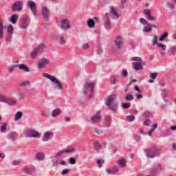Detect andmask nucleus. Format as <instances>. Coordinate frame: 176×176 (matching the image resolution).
<instances>
[{
  "instance_id": "nucleus-57",
  "label": "nucleus",
  "mask_w": 176,
  "mask_h": 176,
  "mask_svg": "<svg viewBox=\"0 0 176 176\" xmlns=\"http://www.w3.org/2000/svg\"><path fill=\"white\" fill-rule=\"evenodd\" d=\"M69 173V169L68 168H65V169H63L61 174L62 175H65L67 174H68Z\"/></svg>"
},
{
  "instance_id": "nucleus-25",
  "label": "nucleus",
  "mask_w": 176,
  "mask_h": 176,
  "mask_svg": "<svg viewBox=\"0 0 176 176\" xmlns=\"http://www.w3.org/2000/svg\"><path fill=\"white\" fill-rule=\"evenodd\" d=\"M35 158L36 160H43V159H45V153H38L37 154H36Z\"/></svg>"
},
{
  "instance_id": "nucleus-14",
  "label": "nucleus",
  "mask_w": 176,
  "mask_h": 176,
  "mask_svg": "<svg viewBox=\"0 0 176 176\" xmlns=\"http://www.w3.org/2000/svg\"><path fill=\"white\" fill-rule=\"evenodd\" d=\"M72 152H75V148L62 150L56 154L55 158L57 159V157H60L64 153H72Z\"/></svg>"
},
{
  "instance_id": "nucleus-45",
  "label": "nucleus",
  "mask_w": 176,
  "mask_h": 176,
  "mask_svg": "<svg viewBox=\"0 0 176 176\" xmlns=\"http://www.w3.org/2000/svg\"><path fill=\"white\" fill-rule=\"evenodd\" d=\"M28 85H30V81H23L19 86L20 87H25V86H28Z\"/></svg>"
},
{
  "instance_id": "nucleus-36",
  "label": "nucleus",
  "mask_w": 176,
  "mask_h": 176,
  "mask_svg": "<svg viewBox=\"0 0 176 176\" xmlns=\"http://www.w3.org/2000/svg\"><path fill=\"white\" fill-rule=\"evenodd\" d=\"M124 100H126V101H133L134 96L131 94H127L126 96L124 97Z\"/></svg>"
},
{
  "instance_id": "nucleus-48",
  "label": "nucleus",
  "mask_w": 176,
  "mask_h": 176,
  "mask_svg": "<svg viewBox=\"0 0 176 176\" xmlns=\"http://www.w3.org/2000/svg\"><path fill=\"white\" fill-rule=\"evenodd\" d=\"M135 117L134 116H126V120L128 122H134Z\"/></svg>"
},
{
  "instance_id": "nucleus-1",
  "label": "nucleus",
  "mask_w": 176,
  "mask_h": 176,
  "mask_svg": "<svg viewBox=\"0 0 176 176\" xmlns=\"http://www.w3.org/2000/svg\"><path fill=\"white\" fill-rule=\"evenodd\" d=\"M144 152H145L147 157L153 159V157H156L157 153H162V148H157L156 145L153 144L150 148L144 149Z\"/></svg>"
},
{
  "instance_id": "nucleus-29",
  "label": "nucleus",
  "mask_w": 176,
  "mask_h": 176,
  "mask_svg": "<svg viewBox=\"0 0 176 176\" xmlns=\"http://www.w3.org/2000/svg\"><path fill=\"white\" fill-rule=\"evenodd\" d=\"M6 104H8V105H14L16 104V100H14L12 98H8L6 100Z\"/></svg>"
},
{
  "instance_id": "nucleus-41",
  "label": "nucleus",
  "mask_w": 176,
  "mask_h": 176,
  "mask_svg": "<svg viewBox=\"0 0 176 176\" xmlns=\"http://www.w3.org/2000/svg\"><path fill=\"white\" fill-rule=\"evenodd\" d=\"M111 12L113 16H116V17L119 16V13H118V11H116L113 7H111Z\"/></svg>"
},
{
  "instance_id": "nucleus-20",
  "label": "nucleus",
  "mask_w": 176,
  "mask_h": 176,
  "mask_svg": "<svg viewBox=\"0 0 176 176\" xmlns=\"http://www.w3.org/2000/svg\"><path fill=\"white\" fill-rule=\"evenodd\" d=\"M23 170L24 173H26V174H32V173H35L34 168H31L28 167V166H23Z\"/></svg>"
},
{
  "instance_id": "nucleus-32",
  "label": "nucleus",
  "mask_w": 176,
  "mask_h": 176,
  "mask_svg": "<svg viewBox=\"0 0 176 176\" xmlns=\"http://www.w3.org/2000/svg\"><path fill=\"white\" fill-rule=\"evenodd\" d=\"M2 38H3V23L0 20V39H2Z\"/></svg>"
},
{
  "instance_id": "nucleus-23",
  "label": "nucleus",
  "mask_w": 176,
  "mask_h": 176,
  "mask_svg": "<svg viewBox=\"0 0 176 176\" xmlns=\"http://www.w3.org/2000/svg\"><path fill=\"white\" fill-rule=\"evenodd\" d=\"M61 113V109H55L52 111V115L53 118H57Z\"/></svg>"
},
{
  "instance_id": "nucleus-18",
  "label": "nucleus",
  "mask_w": 176,
  "mask_h": 176,
  "mask_svg": "<svg viewBox=\"0 0 176 176\" xmlns=\"http://www.w3.org/2000/svg\"><path fill=\"white\" fill-rule=\"evenodd\" d=\"M101 120V115L99 112H97L92 118H91V122L92 123H97Z\"/></svg>"
},
{
  "instance_id": "nucleus-61",
  "label": "nucleus",
  "mask_w": 176,
  "mask_h": 176,
  "mask_svg": "<svg viewBox=\"0 0 176 176\" xmlns=\"http://www.w3.org/2000/svg\"><path fill=\"white\" fill-rule=\"evenodd\" d=\"M124 3H126V0H121V4H120L121 9H124Z\"/></svg>"
},
{
  "instance_id": "nucleus-15",
  "label": "nucleus",
  "mask_w": 176,
  "mask_h": 176,
  "mask_svg": "<svg viewBox=\"0 0 176 176\" xmlns=\"http://www.w3.org/2000/svg\"><path fill=\"white\" fill-rule=\"evenodd\" d=\"M52 137H53V132L52 131H47L45 132L42 138V141L43 142H46L49 141V140H52Z\"/></svg>"
},
{
  "instance_id": "nucleus-3",
  "label": "nucleus",
  "mask_w": 176,
  "mask_h": 176,
  "mask_svg": "<svg viewBox=\"0 0 176 176\" xmlns=\"http://www.w3.org/2000/svg\"><path fill=\"white\" fill-rule=\"evenodd\" d=\"M83 87H84V93H89L90 94H89V100H91L94 93V88L96 87V84L94 82H87L85 83Z\"/></svg>"
},
{
  "instance_id": "nucleus-60",
  "label": "nucleus",
  "mask_w": 176,
  "mask_h": 176,
  "mask_svg": "<svg viewBox=\"0 0 176 176\" xmlns=\"http://www.w3.org/2000/svg\"><path fill=\"white\" fill-rule=\"evenodd\" d=\"M150 123H152V122L151 121V120H149V119H147V120H146L144 122V124L145 125V126H149V124Z\"/></svg>"
},
{
  "instance_id": "nucleus-16",
  "label": "nucleus",
  "mask_w": 176,
  "mask_h": 176,
  "mask_svg": "<svg viewBox=\"0 0 176 176\" xmlns=\"http://www.w3.org/2000/svg\"><path fill=\"white\" fill-rule=\"evenodd\" d=\"M42 15L44 20H49V16H50V11L49 10V9H47V7H43Z\"/></svg>"
},
{
  "instance_id": "nucleus-39",
  "label": "nucleus",
  "mask_w": 176,
  "mask_h": 176,
  "mask_svg": "<svg viewBox=\"0 0 176 176\" xmlns=\"http://www.w3.org/2000/svg\"><path fill=\"white\" fill-rule=\"evenodd\" d=\"M143 32H152V28L151 26H145L143 28Z\"/></svg>"
},
{
  "instance_id": "nucleus-38",
  "label": "nucleus",
  "mask_w": 176,
  "mask_h": 176,
  "mask_svg": "<svg viewBox=\"0 0 176 176\" xmlns=\"http://www.w3.org/2000/svg\"><path fill=\"white\" fill-rule=\"evenodd\" d=\"M43 76L44 78H47V79H49L50 80H51V82L54 79V76H52V75H49L47 74H43Z\"/></svg>"
},
{
  "instance_id": "nucleus-47",
  "label": "nucleus",
  "mask_w": 176,
  "mask_h": 176,
  "mask_svg": "<svg viewBox=\"0 0 176 176\" xmlns=\"http://www.w3.org/2000/svg\"><path fill=\"white\" fill-rule=\"evenodd\" d=\"M122 108H124V109H128V108H130V107H131V104L122 103Z\"/></svg>"
},
{
  "instance_id": "nucleus-4",
  "label": "nucleus",
  "mask_w": 176,
  "mask_h": 176,
  "mask_svg": "<svg viewBox=\"0 0 176 176\" xmlns=\"http://www.w3.org/2000/svg\"><path fill=\"white\" fill-rule=\"evenodd\" d=\"M131 60L136 61L132 63L133 67L134 69H135V71L142 69V65H145V63H142V58L141 57H133L131 58Z\"/></svg>"
},
{
  "instance_id": "nucleus-17",
  "label": "nucleus",
  "mask_w": 176,
  "mask_h": 176,
  "mask_svg": "<svg viewBox=\"0 0 176 176\" xmlns=\"http://www.w3.org/2000/svg\"><path fill=\"white\" fill-rule=\"evenodd\" d=\"M28 5L30 8L32 13H33V15L36 16V4H35V2L30 1L28 2Z\"/></svg>"
},
{
  "instance_id": "nucleus-55",
  "label": "nucleus",
  "mask_w": 176,
  "mask_h": 176,
  "mask_svg": "<svg viewBox=\"0 0 176 176\" xmlns=\"http://www.w3.org/2000/svg\"><path fill=\"white\" fill-rule=\"evenodd\" d=\"M18 96H19V100H24L25 97H24V94H23V92L19 91L18 93Z\"/></svg>"
},
{
  "instance_id": "nucleus-7",
  "label": "nucleus",
  "mask_w": 176,
  "mask_h": 176,
  "mask_svg": "<svg viewBox=\"0 0 176 176\" xmlns=\"http://www.w3.org/2000/svg\"><path fill=\"white\" fill-rule=\"evenodd\" d=\"M123 38L121 36H117L114 40L115 49L118 51L122 50L123 47Z\"/></svg>"
},
{
  "instance_id": "nucleus-11",
  "label": "nucleus",
  "mask_w": 176,
  "mask_h": 176,
  "mask_svg": "<svg viewBox=\"0 0 176 176\" xmlns=\"http://www.w3.org/2000/svg\"><path fill=\"white\" fill-rule=\"evenodd\" d=\"M144 14L146 16L147 20L150 21H156V17L152 16V11L149 9H145L144 10Z\"/></svg>"
},
{
  "instance_id": "nucleus-53",
  "label": "nucleus",
  "mask_w": 176,
  "mask_h": 176,
  "mask_svg": "<svg viewBox=\"0 0 176 176\" xmlns=\"http://www.w3.org/2000/svg\"><path fill=\"white\" fill-rule=\"evenodd\" d=\"M134 140L137 142H140V141H141V136L138 135H134Z\"/></svg>"
},
{
  "instance_id": "nucleus-35",
  "label": "nucleus",
  "mask_w": 176,
  "mask_h": 176,
  "mask_svg": "<svg viewBox=\"0 0 176 176\" xmlns=\"http://www.w3.org/2000/svg\"><path fill=\"white\" fill-rule=\"evenodd\" d=\"M21 118H23V113L21 111H18L15 115V120H19Z\"/></svg>"
},
{
  "instance_id": "nucleus-2",
  "label": "nucleus",
  "mask_w": 176,
  "mask_h": 176,
  "mask_svg": "<svg viewBox=\"0 0 176 176\" xmlns=\"http://www.w3.org/2000/svg\"><path fill=\"white\" fill-rule=\"evenodd\" d=\"M116 100V96H115V95H111L105 100V104L109 109L113 112H116V111H118V103L115 102Z\"/></svg>"
},
{
  "instance_id": "nucleus-64",
  "label": "nucleus",
  "mask_w": 176,
  "mask_h": 176,
  "mask_svg": "<svg viewBox=\"0 0 176 176\" xmlns=\"http://www.w3.org/2000/svg\"><path fill=\"white\" fill-rule=\"evenodd\" d=\"M82 47H83V49H85V50L89 49V43L83 44Z\"/></svg>"
},
{
  "instance_id": "nucleus-21",
  "label": "nucleus",
  "mask_w": 176,
  "mask_h": 176,
  "mask_svg": "<svg viewBox=\"0 0 176 176\" xmlns=\"http://www.w3.org/2000/svg\"><path fill=\"white\" fill-rule=\"evenodd\" d=\"M18 68H19V69H22L23 71H25V72H30V68H28L27 65H25V64L18 65Z\"/></svg>"
},
{
  "instance_id": "nucleus-51",
  "label": "nucleus",
  "mask_w": 176,
  "mask_h": 176,
  "mask_svg": "<svg viewBox=\"0 0 176 176\" xmlns=\"http://www.w3.org/2000/svg\"><path fill=\"white\" fill-rule=\"evenodd\" d=\"M157 77V73H151L150 74V78L155 80Z\"/></svg>"
},
{
  "instance_id": "nucleus-5",
  "label": "nucleus",
  "mask_w": 176,
  "mask_h": 176,
  "mask_svg": "<svg viewBox=\"0 0 176 176\" xmlns=\"http://www.w3.org/2000/svg\"><path fill=\"white\" fill-rule=\"evenodd\" d=\"M46 47V45L45 44H40L38 45L31 53H30V57L31 58H36V56L39 54V53H42L45 48Z\"/></svg>"
},
{
  "instance_id": "nucleus-59",
  "label": "nucleus",
  "mask_w": 176,
  "mask_h": 176,
  "mask_svg": "<svg viewBox=\"0 0 176 176\" xmlns=\"http://www.w3.org/2000/svg\"><path fill=\"white\" fill-rule=\"evenodd\" d=\"M122 76H124V78L127 77V75H129V72H127V70L124 69L122 70Z\"/></svg>"
},
{
  "instance_id": "nucleus-58",
  "label": "nucleus",
  "mask_w": 176,
  "mask_h": 176,
  "mask_svg": "<svg viewBox=\"0 0 176 176\" xmlns=\"http://www.w3.org/2000/svg\"><path fill=\"white\" fill-rule=\"evenodd\" d=\"M94 132L96 133V134H101L102 133V130L99 129L98 128H95Z\"/></svg>"
},
{
  "instance_id": "nucleus-33",
  "label": "nucleus",
  "mask_w": 176,
  "mask_h": 176,
  "mask_svg": "<svg viewBox=\"0 0 176 176\" xmlns=\"http://www.w3.org/2000/svg\"><path fill=\"white\" fill-rule=\"evenodd\" d=\"M16 68H19V65H12L8 67V72L12 73Z\"/></svg>"
},
{
  "instance_id": "nucleus-26",
  "label": "nucleus",
  "mask_w": 176,
  "mask_h": 176,
  "mask_svg": "<svg viewBox=\"0 0 176 176\" xmlns=\"http://www.w3.org/2000/svg\"><path fill=\"white\" fill-rule=\"evenodd\" d=\"M118 164L119 167L124 168V167H126V160L124 159H120L118 161Z\"/></svg>"
},
{
  "instance_id": "nucleus-52",
  "label": "nucleus",
  "mask_w": 176,
  "mask_h": 176,
  "mask_svg": "<svg viewBox=\"0 0 176 176\" xmlns=\"http://www.w3.org/2000/svg\"><path fill=\"white\" fill-rule=\"evenodd\" d=\"M157 47H161V49L162 50H166V45H162V43H158V44H157Z\"/></svg>"
},
{
  "instance_id": "nucleus-10",
  "label": "nucleus",
  "mask_w": 176,
  "mask_h": 176,
  "mask_svg": "<svg viewBox=\"0 0 176 176\" xmlns=\"http://www.w3.org/2000/svg\"><path fill=\"white\" fill-rule=\"evenodd\" d=\"M23 9V2L16 1L12 7V12H20Z\"/></svg>"
},
{
  "instance_id": "nucleus-44",
  "label": "nucleus",
  "mask_w": 176,
  "mask_h": 176,
  "mask_svg": "<svg viewBox=\"0 0 176 176\" xmlns=\"http://www.w3.org/2000/svg\"><path fill=\"white\" fill-rule=\"evenodd\" d=\"M110 82H111V85H116V77L114 76H111Z\"/></svg>"
},
{
  "instance_id": "nucleus-63",
  "label": "nucleus",
  "mask_w": 176,
  "mask_h": 176,
  "mask_svg": "<svg viewBox=\"0 0 176 176\" xmlns=\"http://www.w3.org/2000/svg\"><path fill=\"white\" fill-rule=\"evenodd\" d=\"M144 116H146V118H149L151 116V112L150 111H145L144 112Z\"/></svg>"
},
{
  "instance_id": "nucleus-27",
  "label": "nucleus",
  "mask_w": 176,
  "mask_h": 176,
  "mask_svg": "<svg viewBox=\"0 0 176 176\" xmlns=\"http://www.w3.org/2000/svg\"><path fill=\"white\" fill-rule=\"evenodd\" d=\"M18 20H19V16L16 14H12L10 19V21H11L12 24H16Z\"/></svg>"
},
{
  "instance_id": "nucleus-37",
  "label": "nucleus",
  "mask_w": 176,
  "mask_h": 176,
  "mask_svg": "<svg viewBox=\"0 0 176 176\" xmlns=\"http://www.w3.org/2000/svg\"><path fill=\"white\" fill-rule=\"evenodd\" d=\"M12 35H13L12 33H7L6 35V41L7 42H10L12 41Z\"/></svg>"
},
{
  "instance_id": "nucleus-62",
  "label": "nucleus",
  "mask_w": 176,
  "mask_h": 176,
  "mask_svg": "<svg viewBox=\"0 0 176 176\" xmlns=\"http://www.w3.org/2000/svg\"><path fill=\"white\" fill-rule=\"evenodd\" d=\"M168 7L170 9H174V3H168Z\"/></svg>"
},
{
  "instance_id": "nucleus-56",
  "label": "nucleus",
  "mask_w": 176,
  "mask_h": 176,
  "mask_svg": "<svg viewBox=\"0 0 176 176\" xmlns=\"http://www.w3.org/2000/svg\"><path fill=\"white\" fill-rule=\"evenodd\" d=\"M111 122H112V119L111 118H107L106 120V125L107 126V127H109V126H111Z\"/></svg>"
},
{
  "instance_id": "nucleus-12",
  "label": "nucleus",
  "mask_w": 176,
  "mask_h": 176,
  "mask_svg": "<svg viewBox=\"0 0 176 176\" xmlns=\"http://www.w3.org/2000/svg\"><path fill=\"white\" fill-rule=\"evenodd\" d=\"M30 23H31V21L30 20L29 17L25 16L22 18L21 28H23V30H25V28H28Z\"/></svg>"
},
{
  "instance_id": "nucleus-40",
  "label": "nucleus",
  "mask_w": 176,
  "mask_h": 176,
  "mask_svg": "<svg viewBox=\"0 0 176 176\" xmlns=\"http://www.w3.org/2000/svg\"><path fill=\"white\" fill-rule=\"evenodd\" d=\"M6 127H8V124H6V122L3 123L0 128L1 133H5V131H6Z\"/></svg>"
},
{
  "instance_id": "nucleus-13",
  "label": "nucleus",
  "mask_w": 176,
  "mask_h": 176,
  "mask_svg": "<svg viewBox=\"0 0 176 176\" xmlns=\"http://www.w3.org/2000/svg\"><path fill=\"white\" fill-rule=\"evenodd\" d=\"M50 60L49 59L46 58H41L38 62V68L39 69H42L43 68H45V65H49Z\"/></svg>"
},
{
  "instance_id": "nucleus-30",
  "label": "nucleus",
  "mask_w": 176,
  "mask_h": 176,
  "mask_svg": "<svg viewBox=\"0 0 176 176\" xmlns=\"http://www.w3.org/2000/svg\"><path fill=\"white\" fill-rule=\"evenodd\" d=\"M6 34H13V26L12 25H7L4 27Z\"/></svg>"
},
{
  "instance_id": "nucleus-22",
  "label": "nucleus",
  "mask_w": 176,
  "mask_h": 176,
  "mask_svg": "<svg viewBox=\"0 0 176 176\" xmlns=\"http://www.w3.org/2000/svg\"><path fill=\"white\" fill-rule=\"evenodd\" d=\"M7 138L8 140H11V141H16L17 140V137H16V133L11 132L7 135Z\"/></svg>"
},
{
  "instance_id": "nucleus-8",
  "label": "nucleus",
  "mask_w": 176,
  "mask_h": 176,
  "mask_svg": "<svg viewBox=\"0 0 176 176\" xmlns=\"http://www.w3.org/2000/svg\"><path fill=\"white\" fill-rule=\"evenodd\" d=\"M60 28L67 31V30H69L71 28V22L68 19H63L60 21Z\"/></svg>"
},
{
  "instance_id": "nucleus-31",
  "label": "nucleus",
  "mask_w": 176,
  "mask_h": 176,
  "mask_svg": "<svg viewBox=\"0 0 176 176\" xmlns=\"http://www.w3.org/2000/svg\"><path fill=\"white\" fill-rule=\"evenodd\" d=\"M87 25L89 28H94L96 23L93 19H89L87 21Z\"/></svg>"
},
{
  "instance_id": "nucleus-6",
  "label": "nucleus",
  "mask_w": 176,
  "mask_h": 176,
  "mask_svg": "<svg viewBox=\"0 0 176 176\" xmlns=\"http://www.w3.org/2000/svg\"><path fill=\"white\" fill-rule=\"evenodd\" d=\"M24 135L29 138H40L41 133L34 129H28L25 131Z\"/></svg>"
},
{
  "instance_id": "nucleus-9",
  "label": "nucleus",
  "mask_w": 176,
  "mask_h": 176,
  "mask_svg": "<svg viewBox=\"0 0 176 176\" xmlns=\"http://www.w3.org/2000/svg\"><path fill=\"white\" fill-rule=\"evenodd\" d=\"M104 28L106 30H111L112 28V24L111 23V20H109V14L106 13L104 18Z\"/></svg>"
},
{
  "instance_id": "nucleus-28",
  "label": "nucleus",
  "mask_w": 176,
  "mask_h": 176,
  "mask_svg": "<svg viewBox=\"0 0 176 176\" xmlns=\"http://www.w3.org/2000/svg\"><path fill=\"white\" fill-rule=\"evenodd\" d=\"M167 53H168V54H172V55L176 54V47L172 46V47H169Z\"/></svg>"
},
{
  "instance_id": "nucleus-43",
  "label": "nucleus",
  "mask_w": 176,
  "mask_h": 176,
  "mask_svg": "<svg viewBox=\"0 0 176 176\" xmlns=\"http://www.w3.org/2000/svg\"><path fill=\"white\" fill-rule=\"evenodd\" d=\"M59 39H60L59 40V43L60 45H65L66 41H65V39L64 38V36H60Z\"/></svg>"
},
{
  "instance_id": "nucleus-42",
  "label": "nucleus",
  "mask_w": 176,
  "mask_h": 176,
  "mask_svg": "<svg viewBox=\"0 0 176 176\" xmlns=\"http://www.w3.org/2000/svg\"><path fill=\"white\" fill-rule=\"evenodd\" d=\"M167 36H168V33L167 32H164L162 36L160 38V41L162 42L163 41H164Z\"/></svg>"
},
{
  "instance_id": "nucleus-19",
  "label": "nucleus",
  "mask_w": 176,
  "mask_h": 176,
  "mask_svg": "<svg viewBox=\"0 0 176 176\" xmlns=\"http://www.w3.org/2000/svg\"><path fill=\"white\" fill-rule=\"evenodd\" d=\"M52 83H54V85H56L58 90H63V84L61 83V82H60V80L57 79V78L54 77V79H52Z\"/></svg>"
},
{
  "instance_id": "nucleus-34",
  "label": "nucleus",
  "mask_w": 176,
  "mask_h": 176,
  "mask_svg": "<svg viewBox=\"0 0 176 176\" xmlns=\"http://www.w3.org/2000/svg\"><path fill=\"white\" fill-rule=\"evenodd\" d=\"M94 149H96V151H98V149H101V144H100V142H94Z\"/></svg>"
},
{
  "instance_id": "nucleus-24",
  "label": "nucleus",
  "mask_w": 176,
  "mask_h": 176,
  "mask_svg": "<svg viewBox=\"0 0 176 176\" xmlns=\"http://www.w3.org/2000/svg\"><path fill=\"white\" fill-rule=\"evenodd\" d=\"M118 171V168L116 167H113L106 170V173H107V174H116Z\"/></svg>"
},
{
  "instance_id": "nucleus-54",
  "label": "nucleus",
  "mask_w": 176,
  "mask_h": 176,
  "mask_svg": "<svg viewBox=\"0 0 176 176\" xmlns=\"http://www.w3.org/2000/svg\"><path fill=\"white\" fill-rule=\"evenodd\" d=\"M102 164H104V160H98V161H97V164L98 165V167L100 168H101V167H102Z\"/></svg>"
},
{
  "instance_id": "nucleus-50",
  "label": "nucleus",
  "mask_w": 176,
  "mask_h": 176,
  "mask_svg": "<svg viewBox=\"0 0 176 176\" xmlns=\"http://www.w3.org/2000/svg\"><path fill=\"white\" fill-rule=\"evenodd\" d=\"M7 98H8V97L0 95V102H5V103H6Z\"/></svg>"
},
{
  "instance_id": "nucleus-46",
  "label": "nucleus",
  "mask_w": 176,
  "mask_h": 176,
  "mask_svg": "<svg viewBox=\"0 0 176 176\" xmlns=\"http://www.w3.org/2000/svg\"><path fill=\"white\" fill-rule=\"evenodd\" d=\"M158 43H157V36L154 35L153 38V40H152V45H157Z\"/></svg>"
},
{
  "instance_id": "nucleus-49",
  "label": "nucleus",
  "mask_w": 176,
  "mask_h": 176,
  "mask_svg": "<svg viewBox=\"0 0 176 176\" xmlns=\"http://www.w3.org/2000/svg\"><path fill=\"white\" fill-rule=\"evenodd\" d=\"M69 164H76V159L74 157H70L69 160Z\"/></svg>"
}]
</instances>
